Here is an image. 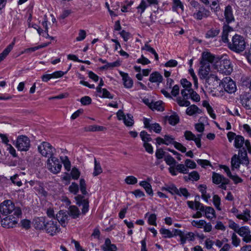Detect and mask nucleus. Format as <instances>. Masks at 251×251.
Listing matches in <instances>:
<instances>
[{"mask_svg":"<svg viewBox=\"0 0 251 251\" xmlns=\"http://www.w3.org/2000/svg\"><path fill=\"white\" fill-rule=\"evenodd\" d=\"M0 212L5 215L13 213V215L17 217H20L22 215L21 208L16 207L15 204L9 200H5L1 203Z\"/></svg>","mask_w":251,"mask_h":251,"instance_id":"f257e3e1","label":"nucleus"},{"mask_svg":"<svg viewBox=\"0 0 251 251\" xmlns=\"http://www.w3.org/2000/svg\"><path fill=\"white\" fill-rule=\"evenodd\" d=\"M217 88L222 89L219 91V94H217L218 96H223L225 92L228 94L234 93L237 90L235 82L228 76L226 77L220 81Z\"/></svg>","mask_w":251,"mask_h":251,"instance_id":"f03ea898","label":"nucleus"},{"mask_svg":"<svg viewBox=\"0 0 251 251\" xmlns=\"http://www.w3.org/2000/svg\"><path fill=\"white\" fill-rule=\"evenodd\" d=\"M228 48L232 51L239 53L243 51L246 48V42L243 36L235 34L231 41L228 44Z\"/></svg>","mask_w":251,"mask_h":251,"instance_id":"7ed1b4c3","label":"nucleus"},{"mask_svg":"<svg viewBox=\"0 0 251 251\" xmlns=\"http://www.w3.org/2000/svg\"><path fill=\"white\" fill-rule=\"evenodd\" d=\"M39 152L43 156L49 157L53 156L55 152V149L48 142H43L38 147Z\"/></svg>","mask_w":251,"mask_h":251,"instance_id":"20e7f679","label":"nucleus"},{"mask_svg":"<svg viewBox=\"0 0 251 251\" xmlns=\"http://www.w3.org/2000/svg\"><path fill=\"white\" fill-rule=\"evenodd\" d=\"M15 146L18 151H26L30 147V141L27 136L20 135L17 139Z\"/></svg>","mask_w":251,"mask_h":251,"instance_id":"39448f33","label":"nucleus"},{"mask_svg":"<svg viewBox=\"0 0 251 251\" xmlns=\"http://www.w3.org/2000/svg\"><path fill=\"white\" fill-rule=\"evenodd\" d=\"M48 167L53 174L60 172L62 168V164L57 158L52 156L48 159Z\"/></svg>","mask_w":251,"mask_h":251,"instance_id":"423d86ee","label":"nucleus"},{"mask_svg":"<svg viewBox=\"0 0 251 251\" xmlns=\"http://www.w3.org/2000/svg\"><path fill=\"white\" fill-rule=\"evenodd\" d=\"M44 227L46 232L51 235H53L60 230L57 225V222L55 219L54 220L51 219L48 221L44 222Z\"/></svg>","mask_w":251,"mask_h":251,"instance_id":"0eeeda50","label":"nucleus"},{"mask_svg":"<svg viewBox=\"0 0 251 251\" xmlns=\"http://www.w3.org/2000/svg\"><path fill=\"white\" fill-rule=\"evenodd\" d=\"M19 218L13 215H9L0 220L1 225L4 228H13L16 226Z\"/></svg>","mask_w":251,"mask_h":251,"instance_id":"6e6552de","label":"nucleus"},{"mask_svg":"<svg viewBox=\"0 0 251 251\" xmlns=\"http://www.w3.org/2000/svg\"><path fill=\"white\" fill-rule=\"evenodd\" d=\"M211 15L210 11L206 9L203 6H201L197 10H194L193 17L197 20H201L203 18H207Z\"/></svg>","mask_w":251,"mask_h":251,"instance_id":"1a4fd4ad","label":"nucleus"},{"mask_svg":"<svg viewBox=\"0 0 251 251\" xmlns=\"http://www.w3.org/2000/svg\"><path fill=\"white\" fill-rule=\"evenodd\" d=\"M220 71L226 75H229L232 71V67L229 60L224 59L220 61Z\"/></svg>","mask_w":251,"mask_h":251,"instance_id":"9d476101","label":"nucleus"},{"mask_svg":"<svg viewBox=\"0 0 251 251\" xmlns=\"http://www.w3.org/2000/svg\"><path fill=\"white\" fill-rule=\"evenodd\" d=\"M217 57L210 52H203L202 54L201 64L210 65V63H213L217 61Z\"/></svg>","mask_w":251,"mask_h":251,"instance_id":"9b49d317","label":"nucleus"},{"mask_svg":"<svg viewBox=\"0 0 251 251\" xmlns=\"http://www.w3.org/2000/svg\"><path fill=\"white\" fill-rule=\"evenodd\" d=\"M144 124L145 127L148 129L150 131H154L157 133H159L161 131V127L158 123L151 124L150 119L144 118Z\"/></svg>","mask_w":251,"mask_h":251,"instance_id":"f8f14e48","label":"nucleus"},{"mask_svg":"<svg viewBox=\"0 0 251 251\" xmlns=\"http://www.w3.org/2000/svg\"><path fill=\"white\" fill-rule=\"evenodd\" d=\"M224 16L227 24L234 22L235 19L233 14L232 9L230 5H228L226 7L224 11Z\"/></svg>","mask_w":251,"mask_h":251,"instance_id":"ddd939ff","label":"nucleus"},{"mask_svg":"<svg viewBox=\"0 0 251 251\" xmlns=\"http://www.w3.org/2000/svg\"><path fill=\"white\" fill-rule=\"evenodd\" d=\"M25 183H28L31 186H33L34 189L37 191L39 194L45 196L47 195V192L44 190L42 184L39 181L35 180H30Z\"/></svg>","mask_w":251,"mask_h":251,"instance_id":"4468645a","label":"nucleus"},{"mask_svg":"<svg viewBox=\"0 0 251 251\" xmlns=\"http://www.w3.org/2000/svg\"><path fill=\"white\" fill-rule=\"evenodd\" d=\"M206 82L209 85L214 88L215 86L219 85L220 81H221L218 76L214 74H210L209 76L205 79Z\"/></svg>","mask_w":251,"mask_h":251,"instance_id":"2eb2a0df","label":"nucleus"},{"mask_svg":"<svg viewBox=\"0 0 251 251\" xmlns=\"http://www.w3.org/2000/svg\"><path fill=\"white\" fill-rule=\"evenodd\" d=\"M120 74L122 77L124 86L126 88H131L133 84L132 79L127 73L121 72Z\"/></svg>","mask_w":251,"mask_h":251,"instance_id":"dca6fc26","label":"nucleus"},{"mask_svg":"<svg viewBox=\"0 0 251 251\" xmlns=\"http://www.w3.org/2000/svg\"><path fill=\"white\" fill-rule=\"evenodd\" d=\"M240 160L241 161L242 164H245L248 166L249 164V160L248 157L247 151L245 148H242L239 150L238 155Z\"/></svg>","mask_w":251,"mask_h":251,"instance_id":"f3484780","label":"nucleus"},{"mask_svg":"<svg viewBox=\"0 0 251 251\" xmlns=\"http://www.w3.org/2000/svg\"><path fill=\"white\" fill-rule=\"evenodd\" d=\"M103 251H116L117 248L115 244H112L109 238H106L104 244L101 246Z\"/></svg>","mask_w":251,"mask_h":251,"instance_id":"a211bd4d","label":"nucleus"},{"mask_svg":"<svg viewBox=\"0 0 251 251\" xmlns=\"http://www.w3.org/2000/svg\"><path fill=\"white\" fill-rule=\"evenodd\" d=\"M210 71V65L201 64V67L199 71L200 77L201 78L206 79L209 76Z\"/></svg>","mask_w":251,"mask_h":251,"instance_id":"6ab92c4d","label":"nucleus"},{"mask_svg":"<svg viewBox=\"0 0 251 251\" xmlns=\"http://www.w3.org/2000/svg\"><path fill=\"white\" fill-rule=\"evenodd\" d=\"M68 220V216L65 214V212L61 210L56 215L55 220L58 222L63 226H65V223Z\"/></svg>","mask_w":251,"mask_h":251,"instance_id":"aec40b11","label":"nucleus"},{"mask_svg":"<svg viewBox=\"0 0 251 251\" xmlns=\"http://www.w3.org/2000/svg\"><path fill=\"white\" fill-rule=\"evenodd\" d=\"M187 108L186 110V113L189 116H192L195 114H200L202 112L201 109L199 108V107L193 104L191 105H189L187 106Z\"/></svg>","mask_w":251,"mask_h":251,"instance_id":"412c9836","label":"nucleus"},{"mask_svg":"<svg viewBox=\"0 0 251 251\" xmlns=\"http://www.w3.org/2000/svg\"><path fill=\"white\" fill-rule=\"evenodd\" d=\"M232 30V28L228 25H226L223 26L222 40L224 43H227V44L230 42L228 39V32Z\"/></svg>","mask_w":251,"mask_h":251,"instance_id":"4be33fe9","label":"nucleus"},{"mask_svg":"<svg viewBox=\"0 0 251 251\" xmlns=\"http://www.w3.org/2000/svg\"><path fill=\"white\" fill-rule=\"evenodd\" d=\"M162 190L167 191L172 195H176V194H178V189L174 184L166 185L165 187L162 188Z\"/></svg>","mask_w":251,"mask_h":251,"instance_id":"5701e85b","label":"nucleus"},{"mask_svg":"<svg viewBox=\"0 0 251 251\" xmlns=\"http://www.w3.org/2000/svg\"><path fill=\"white\" fill-rule=\"evenodd\" d=\"M68 214L72 216L73 219H76L79 217L80 211L76 206L72 205L70 206L69 208Z\"/></svg>","mask_w":251,"mask_h":251,"instance_id":"b1692460","label":"nucleus"},{"mask_svg":"<svg viewBox=\"0 0 251 251\" xmlns=\"http://www.w3.org/2000/svg\"><path fill=\"white\" fill-rule=\"evenodd\" d=\"M139 185L145 189L148 194L151 196L153 195V191L150 183L146 181H141L140 182Z\"/></svg>","mask_w":251,"mask_h":251,"instance_id":"393cba45","label":"nucleus"},{"mask_svg":"<svg viewBox=\"0 0 251 251\" xmlns=\"http://www.w3.org/2000/svg\"><path fill=\"white\" fill-rule=\"evenodd\" d=\"M163 76L158 72H154L151 74L149 80L151 82H161Z\"/></svg>","mask_w":251,"mask_h":251,"instance_id":"a878e982","label":"nucleus"},{"mask_svg":"<svg viewBox=\"0 0 251 251\" xmlns=\"http://www.w3.org/2000/svg\"><path fill=\"white\" fill-rule=\"evenodd\" d=\"M220 29L218 28H211L207 30L205 33L206 38H213L217 36L220 33Z\"/></svg>","mask_w":251,"mask_h":251,"instance_id":"bb28decb","label":"nucleus"},{"mask_svg":"<svg viewBox=\"0 0 251 251\" xmlns=\"http://www.w3.org/2000/svg\"><path fill=\"white\" fill-rule=\"evenodd\" d=\"M241 163V161L240 160L239 156L237 154H234L231 158V164L232 166V169H238L240 167V165Z\"/></svg>","mask_w":251,"mask_h":251,"instance_id":"cd10ccee","label":"nucleus"},{"mask_svg":"<svg viewBox=\"0 0 251 251\" xmlns=\"http://www.w3.org/2000/svg\"><path fill=\"white\" fill-rule=\"evenodd\" d=\"M14 45V42H13L12 43L9 44L1 53H0V62L2 61L11 51L13 48Z\"/></svg>","mask_w":251,"mask_h":251,"instance_id":"c85d7f7f","label":"nucleus"},{"mask_svg":"<svg viewBox=\"0 0 251 251\" xmlns=\"http://www.w3.org/2000/svg\"><path fill=\"white\" fill-rule=\"evenodd\" d=\"M225 179H227L225 177L223 176L220 175L219 174L213 172L212 174V180L214 183L216 184H219L221 182L224 181Z\"/></svg>","mask_w":251,"mask_h":251,"instance_id":"c756f323","label":"nucleus"},{"mask_svg":"<svg viewBox=\"0 0 251 251\" xmlns=\"http://www.w3.org/2000/svg\"><path fill=\"white\" fill-rule=\"evenodd\" d=\"M236 217L239 219L243 220L245 222L248 221L251 218L250 211L249 210H246L243 212L236 215Z\"/></svg>","mask_w":251,"mask_h":251,"instance_id":"7c9ffc66","label":"nucleus"},{"mask_svg":"<svg viewBox=\"0 0 251 251\" xmlns=\"http://www.w3.org/2000/svg\"><path fill=\"white\" fill-rule=\"evenodd\" d=\"M205 212V217L208 219H212L215 218V211L214 209L210 206H206L204 211Z\"/></svg>","mask_w":251,"mask_h":251,"instance_id":"2f4dec72","label":"nucleus"},{"mask_svg":"<svg viewBox=\"0 0 251 251\" xmlns=\"http://www.w3.org/2000/svg\"><path fill=\"white\" fill-rule=\"evenodd\" d=\"M244 143V138L240 135H238L234 140V147L237 149H240Z\"/></svg>","mask_w":251,"mask_h":251,"instance_id":"473e14b6","label":"nucleus"},{"mask_svg":"<svg viewBox=\"0 0 251 251\" xmlns=\"http://www.w3.org/2000/svg\"><path fill=\"white\" fill-rule=\"evenodd\" d=\"M237 233L241 237H244V236H246L249 235V233H251V231L249 227L244 226L239 227L238 231H237Z\"/></svg>","mask_w":251,"mask_h":251,"instance_id":"72a5a7b5","label":"nucleus"},{"mask_svg":"<svg viewBox=\"0 0 251 251\" xmlns=\"http://www.w3.org/2000/svg\"><path fill=\"white\" fill-rule=\"evenodd\" d=\"M94 170L93 175L94 176H96L100 174L102 172V170L100 163L97 162L96 158L94 159Z\"/></svg>","mask_w":251,"mask_h":251,"instance_id":"f704fd0d","label":"nucleus"},{"mask_svg":"<svg viewBox=\"0 0 251 251\" xmlns=\"http://www.w3.org/2000/svg\"><path fill=\"white\" fill-rule=\"evenodd\" d=\"M184 178L186 180L192 179L197 181L200 179V176L197 172L193 171L189 174L188 176H185Z\"/></svg>","mask_w":251,"mask_h":251,"instance_id":"c9c22d12","label":"nucleus"},{"mask_svg":"<svg viewBox=\"0 0 251 251\" xmlns=\"http://www.w3.org/2000/svg\"><path fill=\"white\" fill-rule=\"evenodd\" d=\"M188 99H184L181 97H178L176 98V101L177 104L180 106L187 107L190 105V102L187 100Z\"/></svg>","mask_w":251,"mask_h":251,"instance_id":"e433bc0d","label":"nucleus"},{"mask_svg":"<svg viewBox=\"0 0 251 251\" xmlns=\"http://www.w3.org/2000/svg\"><path fill=\"white\" fill-rule=\"evenodd\" d=\"M124 124L127 126H131L134 124L133 116L129 114H127L126 117L124 120Z\"/></svg>","mask_w":251,"mask_h":251,"instance_id":"4c0bfd02","label":"nucleus"},{"mask_svg":"<svg viewBox=\"0 0 251 251\" xmlns=\"http://www.w3.org/2000/svg\"><path fill=\"white\" fill-rule=\"evenodd\" d=\"M176 169L179 173L186 174L188 173V170L186 166L182 164H178L176 166Z\"/></svg>","mask_w":251,"mask_h":251,"instance_id":"58836bf2","label":"nucleus"},{"mask_svg":"<svg viewBox=\"0 0 251 251\" xmlns=\"http://www.w3.org/2000/svg\"><path fill=\"white\" fill-rule=\"evenodd\" d=\"M160 232L163 235L164 238H171L174 236L173 232L168 229L161 228Z\"/></svg>","mask_w":251,"mask_h":251,"instance_id":"ea45409f","label":"nucleus"},{"mask_svg":"<svg viewBox=\"0 0 251 251\" xmlns=\"http://www.w3.org/2000/svg\"><path fill=\"white\" fill-rule=\"evenodd\" d=\"M140 135L142 139V140L144 143H148V142L151 141L152 140V139L150 135L145 131H141Z\"/></svg>","mask_w":251,"mask_h":251,"instance_id":"a19ab883","label":"nucleus"},{"mask_svg":"<svg viewBox=\"0 0 251 251\" xmlns=\"http://www.w3.org/2000/svg\"><path fill=\"white\" fill-rule=\"evenodd\" d=\"M164 138L165 145H169L170 144H173L174 145L175 143L176 142V141H175V138L172 135H164Z\"/></svg>","mask_w":251,"mask_h":251,"instance_id":"79ce46f5","label":"nucleus"},{"mask_svg":"<svg viewBox=\"0 0 251 251\" xmlns=\"http://www.w3.org/2000/svg\"><path fill=\"white\" fill-rule=\"evenodd\" d=\"M168 121L170 125L175 126L178 123L179 117L176 115H171L168 117Z\"/></svg>","mask_w":251,"mask_h":251,"instance_id":"37998d69","label":"nucleus"},{"mask_svg":"<svg viewBox=\"0 0 251 251\" xmlns=\"http://www.w3.org/2000/svg\"><path fill=\"white\" fill-rule=\"evenodd\" d=\"M164 160L168 165L171 166L172 165H175L176 161L175 159L169 154L165 156Z\"/></svg>","mask_w":251,"mask_h":251,"instance_id":"c03bdc74","label":"nucleus"},{"mask_svg":"<svg viewBox=\"0 0 251 251\" xmlns=\"http://www.w3.org/2000/svg\"><path fill=\"white\" fill-rule=\"evenodd\" d=\"M79 185L81 192L83 195H86L87 194V192L86 191V184L84 179L81 178L80 179Z\"/></svg>","mask_w":251,"mask_h":251,"instance_id":"a18cd8bd","label":"nucleus"},{"mask_svg":"<svg viewBox=\"0 0 251 251\" xmlns=\"http://www.w3.org/2000/svg\"><path fill=\"white\" fill-rule=\"evenodd\" d=\"M191 224L193 226L197 227L198 228H202L205 224V221L203 220H193L192 221Z\"/></svg>","mask_w":251,"mask_h":251,"instance_id":"49530a36","label":"nucleus"},{"mask_svg":"<svg viewBox=\"0 0 251 251\" xmlns=\"http://www.w3.org/2000/svg\"><path fill=\"white\" fill-rule=\"evenodd\" d=\"M178 194H176V195L180 197L183 196L185 198H187L190 195L187 189L185 188H180L179 189H178Z\"/></svg>","mask_w":251,"mask_h":251,"instance_id":"de8ad7c7","label":"nucleus"},{"mask_svg":"<svg viewBox=\"0 0 251 251\" xmlns=\"http://www.w3.org/2000/svg\"><path fill=\"white\" fill-rule=\"evenodd\" d=\"M190 94L189 98H191L193 101L198 102L200 100V96L193 89L190 90Z\"/></svg>","mask_w":251,"mask_h":251,"instance_id":"09e8293b","label":"nucleus"},{"mask_svg":"<svg viewBox=\"0 0 251 251\" xmlns=\"http://www.w3.org/2000/svg\"><path fill=\"white\" fill-rule=\"evenodd\" d=\"M189 72L192 76L194 82V87L197 89L198 88V82L197 76L195 74L194 71L193 69L191 68L189 70Z\"/></svg>","mask_w":251,"mask_h":251,"instance_id":"8fccbe9b","label":"nucleus"},{"mask_svg":"<svg viewBox=\"0 0 251 251\" xmlns=\"http://www.w3.org/2000/svg\"><path fill=\"white\" fill-rule=\"evenodd\" d=\"M213 201L214 205H215V207L219 210H221V208L220 207V203H221V199L217 195H214L213 197Z\"/></svg>","mask_w":251,"mask_h":251,"instance_id":"3c124183","label":"nucleus"},{"mask_svg":"<svg viewBox=\"0 0 251 251\" xmlns=\"http://www.w3.org/2000/svg\"><path fill=\"white\" fill-rule=\"evenodd\" d=\"M180 83L184 88L188 89L189 91L192 89V84L190 82L188 81L186 78H183L180 80Z\"/></svg>","mask_w":251,"mask_h":251,"instance_id":"603ef678","label":"nucleus"},{"mask_svg":"<svg viewBox=\"0 0 251 251\" xmlns=\"http://www.w3.org/2000/svg\"><path fill=\"white\" fill-rule=\"evenodd\" d=\"M125 182L127 184H135L137 182V179L134 176H130L125 178Z\"/></svg>","mask_w":251,"mask_h":251,"instance_id":"864d4df0","label":"nucleus"},{"mask_svg":"<svg viewBox=\"0 0 251 251\" xmlns=\"http://www.w3.org/2000/svg\"><path fill=\"white\" fill-rule=\"evenodd\" d=\"M69 190L70 192L75 195L78 192V186L76 183L72 182L71 185L69 187Z\"/></svg>","mask_w":251,"mask_h":251,"instance_id":"5fc2aeb1","label":"nucleus"},{"mask_svg":"<svg viewBox=\"0 0 251 251\" xmlns=\"http://www.w3.org/2000/svg\"><path fill=\"white\" fill-rule=\"evenodd\" d=\"M232 244L235 247H238L240 243V239L237 237L236 234L233 233L231 236Z\"/></svg>","mask_w":251,"mask_h":251,"instance_id":"6e6d98bb","label":"nucleus"},{"mask_svg":"<svg viewBox=\"0 0 251 251\" xmlns=\"http://www.w3.org/2000/svg\"><path fill=\"white\" fill-rule=\"evenodd\" d=\"M147 7V4L144 0H142L140 4L137 6L138 12H140L141 14L143 13L146 8Z\"/></svg>","mask_w":251,"mask_h":251,"instance_id":"4d7b16f0","label":"nucleus"},{"mask_svg":"<svg viewBox=\"0 0 251 251\" xmlns=\"http://www.w3.org/2000/svg\"><path fill=\"white\" fill-rule=\"evenodd\" d=\"M156 215L155 214H151L148 218V223L151 225L156 226Z\"/></svg>","mask_w":251,"mask_h":251,"instance_id":"13d9d810","label":"nucleus"},{"mask_svg":"<svg viewBox=\"0 0 251 251\" xmlns=\"http://www.w3.org/2000/svg\"><path fill=\"white\" fill-rule=\"evenodd\" d=\"M102 95L100 96V97L103 98H108L110 99H112L113 98V96L112 95L110 92L105 88H103L101 89Z\"/></svg>","mask_w":251,"mask_h":251,"instance_id":"bf43d9fd","label":"nucleus"},{"mask_svg":"<svg viewBox=\"0 0 251 251\" xmlns=\"http://www.w3.org/2000/svg\"><path fill=\"white\" fill-rule=\"evenodd\" d=\"M184 136L187 140H193L196 135L191 131L186 130L184 132Z\"/></svg>","mask_w":251,"mask_h":251,"instance_id":"052dcab7","label":"nucleus"},{"mask_svg":"<svg viewBox=\"0 0 251 251\" xmlns=\"http://www.w3.org/2000/svg\"><path fill=\"white\" fill-rule=\"evenodd\" d=\"M105 129V127L102 126L93 125L89 127V130L91 131H103Z\"/></svg>","mask_w":251,"mask_h":251,"instance_id":"680f3d73","label":"nucleus"},{"mask_svg":"<svg viewBox=\"0 0 251 251\" xmlns=\"http://www.w3.org/2000/svg\"><path fill=\"white\" fill-rule=\"evenodd\" d=\"M185 164L187 168H189L193 169L196 168L197 166L196 163L194 161L188 159L185 160Z\"/></svg>","mask_w":251,"mask_h":251,"instance_id":"e2e57ef3","label":"nucleus"},{"mask_svg":"<svg viewBox=\"0 0 251 251\" xmlns=\"http://www.w3.org/2000/svg\"><path fill=\"white\" fill-rule=\"evenodd\" d=\"M80 102L82 105H87L91 103L92 100L88 96H84L81 98Z\"/></svg>","mask_w":251,"mask_h":251,"instance_id":"0e129e2a","label":"nucleus"},{"mask_svg":"<svg viewBox=\"0 0 251 251\" xmlns=\"http://www.w3.org/2000/svg\"><path fill=\"white\" fill-rule=\"evenodd\" d=\"M86 36V32L84 30L80 29L79 31L78 36L76 37V40L77 41H80L83 40Z\"/></svg>","mask_w":251,"mask_h":251,"instance_id":"69168bd1","label":"nucleus"},{"mask_svg":"<svg viewBox=\"0 0 251 251\" xmlns=\"http://www.w3.org/2000/svg\"><path fill=\"white\" fill-rule=\"evenodd\" d=\"M190 6H191L192 9V12H193L194 10H197L199 8H200L202 5H201L198 1L192 0L190 2Z\"/></svg>","mask_w":251,"mask_h":251,"instance_id":"338daca9","label":"nucleus"},{"mask_svg":"<svg viewBox=\"0 0 251 251\" xmlns=\"http://www.w3.org/2000/svg\"><path fill=\"white\" fill-rule=\"evenodd\" d=\"M165 154V152L162 149L160 148L157 149L155 152V156L158 159H160L163 158Z\"/></svg>","mask_w":251,"mask_h":251,"instance_id":"774afa93","label":"nucleus"}]
</instances>
